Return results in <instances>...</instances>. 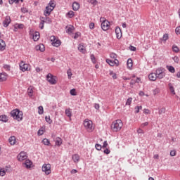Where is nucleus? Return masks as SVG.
I'll return each instance as SVG.
<instances>
[{
	"label": "nucleus",
	"mask_w": 180,
	"mask_h": 180,
	"mask_svg": "<svg viewBox=\"0 0 180 180\" xmlns=\"http://www.w3.org/2000/svg\"><path fill=\"white\" fill-rule=\"evenodd\" d=\"M54 8H56V1L54 0H51L44 11V15L46 16V20L48 23H51V18L47 16H50V15H51V12L54 11Z\"/></svg>",
	"instance_id": "nucleus-1"
},
{
	"label": "nucleus",
	"mask_w": 180,
	"mask_h": 180,
	"mask_svg": "<svg viewBox=\"0 0 180 180\" xmlns=\"http://www.w3.org/2000/svg\"><path fill=\"white\" fill-rule=\"evenodd\" d=\"M110 127L112 131H120L122 127H123V122L121 120H115L112 122Z\"/></svg>",
	"instance_id": "nucleus-2"
},
{
	"label": "nucleus",
	"mask_w": 180,
	"mask_h": 180,
	"mask_svg": "<svg viewBox=\"0 0 180 180\" xmlns=\"http://www.w3.org/2000/svg\"><path fill=\"white\" fill-rule=\"evenodd\" d=\"M11 115L15 120L17 122H22L23 120V112L18 109L13 110L11 112Z\"/></svg>",
	"instance_id": "nucleus-3"
},
{
	"label": "nucleus",
	"mask_w": 180,
	"mask_h": 180,
	"mask_svg": "<svg viewBox=\"0 0 180 180\" xmlns=\"http://www.w3.org/2000/svg\"><path fill=\"white\" fill-rule=\"evenodd\" d=\"M83 124L84 128L89 133H92V131L95 130V127H94V122H92V120L89 119H85Z\"/></svg>",
	"instance_id": "nucleus-4"
},
{
	"label": "nucleus",
	"mask_w": 180,
	"mask_h": 180,
	"mask_svg": "<svg viewBox=\"0 0 180 180\" xmlns=\"http://www.w3.org/2000/svg\"><path fill=\"white\" fill-rule=\"evenodd\" d=\"M41 171L45 175H50L51 174V165L50 163H45L41 167Z\"/></svg>",
	"instance_id": "nucleus-5"
},
{
	"label": "nucleus",
	"mask_w": 180,
	"mask_h": 180,
	"mask_svg": "<svg viewBox=\"0 0 180 180\" xmlns=\"http://www.w3.org/2000/svg\"><path fill=\"white\" fill-rule=\"evenodd\" d=\"M50 40L53 47H60L61 46V40H60L58 37L56 36H51L50 37Z\"/></svg>",
	"instance_id": "nucleus-6"
},
{
	"label": "nucleus",
	"mask_w": 180,
	"mask_h": 180,
	"mask_svg": "<svg viewBox=\"0 0 180 180\" xmlns=\"http://www.w3.org/2000/svg\"><path fill=\"white\" fill-rule=\"evenodd\" d=\"M56 77L51 73H49L46 76V81L51 84V85H56L57 84Z\"/></svg>",
	"instance_id": "nucleus-7"
},
{
	"label": "nucleus",
	"mask_w": 180,
	"mask_h": 180,
	"mask_svg": "<svg viewBox=\"0 0 180 180\" xmlns=\"http://www.w3.org/2000/svg\"><path fill=\"white\" fill-rule=\"evenodd\" d=\"M31 68L32 66H30V64L25 63L23 61L20 63V71H22V72H25V71H30Z\"/></svg>",
	"instance_id": "nucleus-8"
},
{
	"label": "nucleus",
	"mask_w": 180,
	"mask_h": 180,
	"mask_svg": "<svg viewBox=\"0 0 180 180\" xmlns=\"http://www.w3.org/2000/svg\"><path fill=\"white\" fill-rule=\"evenodd\" d=\"M110 28V22L108 20H104L103 21H102L101 22L102 30H103L104 32H106V30H109Z\"/></svg>",
	"instance_id": "nucleus-9"
},
{
	"label": "nucleus",
	"mask_w": 180,
	"mask_h": 180,
	"mask_svg": "<svg viewBox=\"0 0 180 180\" xmlns=\"http://www.w3.org/2000/svg\"><path fill=\"white\" fill-rule=\"evenodd\" d=\"M106 63L109 64V65H110L111 67H115V65H116V67H117L119 65V60L117 59H106Z\"/></svg>",
	"instance_id": "nucleus-10"
},
{
	"label": "nucleus",
	"mask_w": 180,
	"mask_h": 180,
	"mask_svg": "<svg viewBox=\"0 0 180 180\" xmlns=\"http://www.w3.org/2000/svg\"><path fill=\"white\" fill-rule=\"evenodd\" d=\"M17 158L18 161H25V160H27V153L25 152H20L17 156Z\"/></svg>",
	"instance_id": "nucleus-11"
},
{
	"label": "nucleus",
	"mask_w": 180,
	"mask_h": 180,
	"mask_svg": "<svg viewBox=\"0 0 180 180\" xmlns=\"http://www.w3.org/2000/svg\"><path fill=\"white\" fill-rule=\"evenodd\" d=\"M30 34L32 35V39L34 41H37L39 39H40V33H39V32H35L34 33H33V31L30 30Z\"/></svg>",
	"instance_id": "nucleus-12"
},
{
	"label": "nucleus",
	"mask_w": 180,
	"mask_h": 180,
	"mask_svg": "<svg viewBox=\"0 0 180 180\" xmlns=\"http://www.w3.org/2000/svg\"><path fill=\"white\" fill-rule=\"evenodd\" d=\"M9 167L6 166L5 167H0V176H5L6 175V172L9 171Z\"/></svg>",
	"instance_id": "nucleus-13"
},
{
	"label": "nucleus",
	"mask_w": 180,
	"mask_h": 180,
	"mask_svg": "<svg viewBox=\"0 0 180 180\" xmlns=\"http://www.w3.org/2000/svg\"><path fill=\"white\" fill-rule=\"evenodd\" d=\"M115 34H116L117 39H122V30L120 29V27H117L115 28Z\"/></svg>",
	"instance_id": "nucleus-14"
},
{
	"label": "nucleus",
	"mask_w": 180,
	"mask_h": 180,
	"mask_svg": "<svg viewBox=\"0 0 180 180\" xmlns=\"http://www.w3.org/2000/svg\"><path fill=\"white\" fill-rule=\"evenodd\" d=\"M72 160L73 162H75V164H78V162H79V160H80L79 155H78L77 153L72 155Z\"/></svg>",
	"instance_id": "nucleus-15"
},
{
	"label": "nucleus",
	"mask_w": 180,
	"mask_h": 180,
	"mask_svg": "<svg viewBox=\"0 0 180 180\" xmlns=\"http://www.w3.org/2000/svg\"><path fill=\"white\" fill-rule=\"evenodd\" d=\"M10 23H11V17L6 16L4 21L3 22V25L4 27H8Z\"/></svg>",
	"instance_id": "nucleus-16"
},
{
	"label": "nucleus",
	"mask_w": 180,
	"mask_h": 180,
	"mask_svg": "<svg viewBox=\"0 0 180 180\" xmlns=\"http://www.w3.org/2000/svg\"><path fill=\"white\" fill-rule=\"evenodd\" d=\"M72 9L75 11H79V8H81V6L79 5V3L75 1L72 4Z\"/></svg>",
	"instance_id": "nucleus-17"
},
{
	"label": "nucleus",
	"mask_w": 180,
	"mask_h": 180,
	"mask_svg": "<svg viewBox=\"0 0 180 180\" xmlns=\"http://www.w3.org/2000/svg\"><path fill=\"white\" fill-rule=\"evenodd\" d=\"M35 49H36L37 51H41V53H43V51H44V50H45V47L43 44H40L36 46Z\"/></svg>",
	"instance_id": "nucleus-18"
},
{
	"label": "nucleus",
	"mask_w": 180,
	"mask_h": 180,
	"mask_svg": "<svg viewBox=\"0 0 180 180\" xmlns=\"http://www.w3.org/2000/svg\"><path fill=\"white\" fill-rule=\"evenodd\" d=\"M6 49V44L5 43V41L0 39V51H4Z\"/></svg>",
	"instance_id": "nucleus-19"
},
{
	"label": "nucleus",
	"mask_w": 180,
	"mask_h": 180,
	"mask_svg": "<svg viewBox=\"0 0 180 180\" xmlns=\"http://www.w3.org/2000/svg\"><path fill=\"white\" fill-rule=\"evenodd\" d=\"M23 165L29 169L33 165V162L30 160H26Z\"/></svg>",
	"instance_id": "nucleus-20"
},
{
	"label": "nucleus",
	"mask_w": 180,
	"mask_h": 180,
	"mask_svg": "<svg viewBox=\"0 0 180 180\" xmlns=\"http://www.w3.org/2000/svg\"><path fill=\"white\" fill-rule=\"evenodd\" d=\"M65 113L68 117H69L70 120H71V117L72 116V111L71 108H67L65 111Z\"/></svg>",
	"instance_id": "nucleus-21"
},
{
	"label": "nucleus",
	"mask_w": 180,
	"mask_h": 180,
	"mask_svg": "<svg viewBox=\"0 0 180 180\" xmlns=\"http://www.w3.org/2000/svg\"><path fill=\"white\" fill-rule=\"evenodd\" d=\"M148 78L150 81H157V75L155 72L149 74Z\"/></svg>",
	"instance_id": "nucleus-22"
},
{
	"label": "nucleus",
	"mask_w": 180,
	"mask_h": 180,
	"mask_svg": "<svg viewBox=\"0 0 180 180\" xmlns=\"http://www.w3.org/2000/svg\"><path fill=\"white\" fill-rule=\"evenodd\" d=\"M8 79V75L6 73L0 74V82H4V81H6Z\"/></svg>",
	"instance_id": "nucleus-23"
},
{
	"label": "nucleus",
	"mask_w": 180,
	"mask_h": 180,
	"mask_svg": "<svg viewBox=\"0 0 180 180\" xmlns=\"http://www.w3.org/2000/svg\"><path fill=\"white\" fill-rule=\"evenodd\" d=\"M61 144H63V139H61V138L60 137H57L55 139V146H58V147H60Z\"/></svg>",
	"instance_id": "nucleus-24"
},
{
	"label": "nucleus",
	"mask_w": 180,
	"mask_h": 180,
	"mask_svg": "<svg viewBox=\"0 0 180 180\" xmlns=\"http://www.w3.org/2000/svg\"><path fill=\"white\" fill-rule=\"evenodd\" d=\"M66 33H68V34H71L74 32V26L70 25L66 27Z\"/></svg>",
	"instance_id": "nucleus-25"
},
{
	"label": "nucleus",
	"mask_w": 180,
	"mask_h": 180,
	"mask_svg": "<svg viewBox=\"0 0 180 180\" xmlns=\"http://www.w3.org/2000/svg\"><path fill=\"white\" fill-rule=\"evenodd\" d=\"M8 141L11 146H15V144H16V138L15 136H11Z\"/></svg>",
	"instance_id": "nucleus-26"
},
{
	"label": "nucleus",
	"mask_w": 180,
	"mask_h": 180,
	"mask_svg": "<svg viewBox=\"0 0 180 180\" xmlns=\"http://www.w3.org/2000/svg\"><path fill=\"white\" fill-rule=\"evenodd\" d=\"M78 50L81 53H86V49H85V46L83 44H79L78 46Z\"/></svg>",
	"instance_id": "nucleus-27"
},
{
	"label": "nucleus",
	"mask_w": 180,
	"mask_h": 180,
	"mask_svg": "<svg viewBox=\"0 0 180 180\" xmlns=\"http://www.w3.org/2000/svg\"><path fill=\"white\" fill-rule=\"evenodd\" d=\"M46 131V127H41L39 131H38V136H43L44 134V132Z\"/></svg>",
	"instance_id": "nucleus-28"
},
{
	"label": "nucleus",
	"mask_w": 180,
	"mask_h": 180,
	"mask_svg": "<svg viewBox=\"0 0 180 180\" xmlns=\"http://www.w3.org/2000/svg\"><path fill=\"white\" fill-rule=\"evenodd\" d=\"M127 67L128 68H131V67H133V60H131V58H129L127 60Z\"/></svg>",
	"instance_id": "nucleus-29"
},
{
	"label": "nucleus",
	"mask_w": 180,
	"mask_h": 180,
	"mask_svg": "<svg viewBox=\"0 0 180 180\" xmlns=\"http://www.w3.org/2000/svg\"><path fill=\"white\" fill-rule=\"evenodd\" d=\"M169 39V35L168 34H164L162 38L160 39L162 41H167Z\"/></svg>",
	"instance_id": "nucleus-30"
},
{
	"label": "nucleus",
	"mask_w": 180,
	"mask_h": 180,
	"mask_svg": "<svg viewBox=\"0 0 180 180\" xmlns=\"http://www.w3.org/2000/svg\"><path fill=\"white\" fill-rule=\"evenodd\" d=\"M66 16L70 18H74V16H75V13H74V11H70L68 13H67Z\"/></svg>",
	"instance_id": "nucleus-31"
},
{
	"label": "nucleus",
	"mask_w": 180,
	"mask_h": 180,
	"mask_svg": "<svg viewBox=\"0 0 180 180\" xmlns=\"http://www.w3.org/2000/svg\"><path fill=\"white\" fill-rule=\"evenodd\" d=\"M172 51H174V53H179L180 50L178 46L174 44L172 46Z\"/></svg>",
	"instance_id": "nucleus-32"
},
{
	"label": "nucleus",
	"mask_w": 180,
	"mask_h": 180,
	"mask_svg": "<svg viewBox=\"0 0 180 180\" xmlns=\"http://www.w3.org/2000/svg\"><path fill=\"white\" fill-rule=\"evenodd\" d=\"M27 93L29 96L30 97L33 96V87L30 86L27 89Z\"/></svg>",
	"instance_id": "nucleus-33"
},
{
	"label": "nucleus",
	"mask_w": 180,
	"mask_h": 180,
	"mask_svg": "<svg viewBox=\"0 0 180 180\" xmlns=\"http://www.w3.org/2000/svg\"><path fill=\"white\" fill-rule=\"evenodd\" d=\"M0 120L6 123V122H8V117L6 115H1Z\"/></svg>",
	"instance_id": "nucleus-34"
},
{
	"label": "nucleus",
	"mask_w": 180,
	"mask_h": 180,
	"mask_svg": "<svg viewBox=\"0 0 180 180\" xmlns=\"http://www.w3.org/2000/svg\"><path fill=\"white\" fill-rule=\"evenodd\" d=\"M169 88L170 90V92L173 94V95H175V89H174V86H172V84L169 83Z\"/></svg>",
	"instance_id": "nucleus-35"
},
{
	"label": "nucleus",
	"mask_w": 180,
	"mask_h": 180,
	"mask_svg": "<svg viewBox=\"0 0 180 180\" xmlns=\"http://www.w3.org/2000/svg\"><path fill=\"white\" fill-rule=\"evenodd\" d=\"M167 68L168 71H169V72H172V74L175 72V68H174V66H167Z\"/></svg>",
	"instance_id": "nucleus-36"
},
{
	"label": "nucleus",
	"mask_w": 180,
	"mask_h": 180,
	"mask_svg": "<svg viewBox=\"0 0 180 180\" xmlns=\"http://www.w3.org/2000/svg\"><path fill=\"white\" fill-rule=\"evenodd\" d=\"M87 2H89V4H91V5H94V6L98 4V1L96 0H87Z\"/></svg>",
	"instance_id": "nucleus-37"
},
{
	"label": "nucleus",
	"mask_w": 180,
	"mask_h": 180,
	"mask_svg": "<svg viewBox=\"0 0 180 180\" xmlns=\"http://www.w3.org/2000/svg\"><path fill=\"white\" fill-rule=\"evenodd\" d=\"M42 143L44 144V146H50V141L47 139H44L42 140Z\"/></svg>",
	"instance_id": "nucleus-38"
},
{
	"label": "nucleus",
	"mask_w": 180,
	"mask_h": 180,
	"mask_svg": "<svg viewBox=\"0 0 180 180\" xmlns=\"http://www.w3.org/2000/svg\"><path fill=\"white\" fill-rule=\"evenodd\" d=\"M38 113L39 115H43V113H44V109L43 108V106H39L38 108Z\"/></svg>",
	"instance_id": "nucleus-39"
},
{
	"label": "nucleus",
	"mask_w": 180,
	"mask_h": 180,
	"mask_svg": "<svg viewBox=\"0 0 180 180\" xmlns=\"http://www.w3.org/2000/svg\"><path fill=\"white\" fill-rule=\"evenodd\" d=\"M67 74L68 79H71V77H72V72L71 71L70 68L68 70Z\"/></svg>",
	"instance_id": "nucleus-40"
},
{
	"label": "nucleus",
	"mask_w": 180,
	"mask_h": 180,
	"mask_svg": "<svg viewBox=\"0 0 180 180\" xmlns=\"http://www.w3.org/2000/svg\"><path fill=\"white\" fill-rule=\"evenodd\" d=\"M141 109H143V106H141V105L135 107V108H134L135 113H139V112H140V110H141Z\"/></svg>",
	"instance_id": "nucleus-41"
},
{
	"label": "nucleus",
	"mask_w": 180,
	"mask_h": 180,
	"mask_svg": "<svg viewBox=\"0 0 180 180\" xmlns=\"http://www.w3.org/2000/svg\"><path fill=\"white\" fill-rule=\"evenodd\" d=\"M110 75L113 78V79H117V76L116 73L113 72V71H110Z\"/></svg>",
	"instance_id": "nucleus-42"
},
{
	"label": "nucleus",
	"mask_w": 180,
	"mask_h": 180,
	"mask_svg": "<svg viewBox=\"0 0 180 180\" xmlns=\"http://www.w3.org/2000/svg\"><path fill=\"white\" fill-rule=\"evenodd\" d=\"M110 58H112V60H117V55H116V53H111L110 54Z\"/></svg>",
	"instance_id": "nucleus-43"
},
{
	"label": "nucleus",
	"mask_w": 180,
	"mask_h": 180,
	"mask_svg": "<svg viewBox=\"0 0 180 180\" xmlns=\"http://www.w3.org/2000/svg\"><path fill=\"white\" fill-rule=\"evenodd\" d=\"M25 25L23 24H17L15 25V29H23Z\"/></svg>",
	"instance_id": "nucleus-44"
},
{
	"label": "nucleus",
	"mask_w": 180,
	"mask_h": 180,
	"mask_svg": "<svg viewBox=\"0 0 180 180\" xmlns=\"http://www.w3.org/2000/svg\"><path fill=\"white\" fill-rule=\"evenodd\" d=\"M45 120L49 123V124H51L53 123V121H51V119L50 118V116H46L45 117Z\"/></svg>",
	"instance_id": "nucleus-45"
},
{
	"label": "nucleus",
	"mask_w": 180,
	"mask_h": 180,
	"mask_svg": "<svg viewBox=\"0 0 180 180\" xmlns=\"http://www.w3.org/2000/svg\"><path fill=\"white\" fill-rule=\"evenodd\" d=\"M133 101V98L130 97L127 100L126 105L130 106L131 105V102Z\"/></svg>",
	"instance_id": "nucleus-46"
},
{
	"label": "nucleus",
	"mask_w": 180,
	"mask_h": 180,
	"mask_svg": "<svg viewBox=\"0 0 180 180\" xmlns=\"http://www.w3.org/2000/svg\"><path fill=\"white\" fill-rule=\"evenodd\" d=\"M164 77H165V73H164V72H162L157 75V78H158L159 79H162V78H164Z\"/></svg>",
	"instance_id": "nucleus-47"
},
{
	"label": "nucleus",
	"mask_w": 180,
	"mask_h": 180,
	"mask_svg": "<svg viewBox=\"0 0 180 180\" xmlns=\"http://www.w3.org/2000/svg\"><path fill=\"white\" fill-rule=\"evenodd\" d=\"M143 113L145 115H150L151 114V110H150L149 109H143Z\"/></svg>",
	"instance_id": "nucleus-48"
},
{
	"label": "nucleus",
	"mask_w": 180,
	"mask_h": 180,
	"mask_svg": "<svg viewBox=\"0 0 180 180\" xmlns=\"http://www.w3.org/2000/svg\"><path fill=\"white\" fill-rule=\"evenodd\" d=\"M162 72H163L161 70V68H158V69L156 70L155 74L156 75V76H158V75L162 74Z\"/></svg>",
	"instance_id": "nucleus-49"
},
{
	"label": "nucleus",
	"mask_w": 180,
	"mask_h": 180,
	"mask_svg": "<svg viewBox=\"0 0 180 180\" xmlns=\"http://www.w3.org/2000/svg\"><path fill=\"white\" fill-rule=\"evenodd\" d=\"M176 155V150H172L170 151V156L171 157H175Z\"/></svg>",
	"instance_id": "nucleus-50"
},
{
	"label": "nucleus",
	"mask_w": 180,
	"mask_h": 180,
	"mask_svg": "<svg viewBox=\"0 0 180 180\" xmlns=\"http://www.w3.org/2000/svg\"><path fill=\"white\" fill-rule=\"evenodd\" d=\"M70 95H72V96H75V95H77V93L75 91V89H72L70 90Z\"/></svg>",
	"instance_id": "nucleus-51"
},
{
	"label": "nucleus",
	"mask_w": 180,
	"mask_h": 180,
	"mask_svg": "<svg viewBox=\"0 0 180 180\" xmlns=\"http://www.w3.org/2000/svg\"><path fill=\"white\" fill-rule=\"evenodd\" d=\"M148 126V122H143L141 124V128L144 129V127Z\"/></svg>",
	"instance_id": "nucleus-52"
},
{
	"label": "nucleus",
	"mask_w": 180,
	"mask_h": 180,
	"mask_svg": "<svg viewBox=\"0 0 180 180\" xmlns=\"http://www.w3.org/2000/svg\"><path fill=\"white\" fill-rule=\"evenodd\" d=\"M95 148L98 150V151H101V150H102V146L99 145V144H96Z\"/></svg>",
	"instance_id": "nucleus-53"
},
{
	"label": "nucleus",
	"mask_w": 180,
	"mask_h": 180,
	"mask_svg": "<svg viewBox=\"0 0 180 180\" xmlns=\"http://www.w3.org/2000/svg\"><path fill=\"white\" fill-rule=\"evenodd\" d=\"M138 134H144V131L141 129V128H139L137 129Z\"/></svg>",
	"instance_id": "nucleus-54"
},
{
	"label": "nucleus",
	"mask_w": 180,
	"mask_h": 180,
	"mask_svg": "<svg viewBox=\"0 0 180 180\" xmlns=\"http://www.w3.org/2000/svg\"><path fill=\"white\" fill-rule=\"evenodd\" d=\"M160 94V89H155L153 90V95H157Z\"/></svg>",
	"instance_id": "nucleus-55"
},
{
	"label": "nucleus",
	"mask_w": 180,
	"mask_h": 180,
	"mask_svg": "<svg viewBox=\"0 0 180 180\" xmlns=\"http://www.w3.org/2000/svg\"><path fill=\"white\" fill-rule=\"evenodd\" d=\"M40 29H44V20H41V23L39 24Z\"/></svg>",
	"instance_id": "nucleus-56"
},
{
	"label": "nucleus",
	"mask_w": 180,
	"mask_h": 180,
	"mask_svg": "<svg viewBox=\"0 0 180 180\" xmlns=\"http://www.w3.org/2000/svg\"><path fill=\"white\" fill-rule=\"evenodd\" d=\"M79 36H81V33L80 32H76L74 37V39H78L79 37Z\"/></svg>",
	"instance_id": "nucleus-57"
},
{
	"label": "nucleus",
	"mask_w": 180,
	"mask_h": 180,
	"mask_svg": "<svg viewBox=\"0 0 180 180\" xmlns=\"http://www.w3.org/2000/svg\"><path fill=\"white\" fill-rule=\"evenodd\" d=\"M173 60H174V63H179V58H178V56H174L173 58Z\"/></svg>",
	"instance_id": "nucleus-58"
},
{
	"label": "nucleus",
	"mask_w": 180,
	"mask_h": 180,
	"mask_svg": "<svg viewBox=\"0 0 180 180\" xmlns=\"http://www.w3.org/2000/svg\"><path fill=\"white\" fill-rule=\"evenodd\" d=\"M175 32H176V34H180V26L176 28Z\"/></svg>",
	"instance_id": "nucleus-59"
},
{
	"label": "nucleus",
	"mask_w": 180,
	"mask_h": 180,
	"mask_svg": "<svg viewBox=\"0 0 180 180\" xmlns=\"http://www.w3.org/2000/svg\"><path fill=\"white\" fill-rule=\"evenodd\" d=\"M89 26V29L92 30L95 27V23L91 22Z\"/></svg>",
	"instance_id": "nucleus-60"
},
{
	"label": "nucleus",
	"mask_w": 180,
	"mask_h": 180,
	"mask_svg": "<svg viewBox=\"0 0 180 180\" xmlns=\"http://www.w3.org/2000/svg\"><path fill=\"white\" fill-rule=\"evenodd\" d=\"M104 154H110V150L106 148L103 151Z\"/></svg>",
	"instance_id": "nucleus-61"
},
{
	"label": "nucleus",
	"mask_w": 180,
	"mask_h": 180,
	"mask_svg": "<svg viewBox=\"0 0 180 180\" xmlns=\"http://www.w3.org/2000/svg\"><path fill=\"white\" fill-rule=\"evenodd\" d=\"M108 141H105L103 145V148H106V147H108Z\"/></svg>",
	"instance_id": "nucleus-62"
},
{
	"label": "nucleus",
	"mask_w": 180,
	"mask_h": 180,
	"mask_svg": "<svg viewBox=\"0 0 180 180\" xmlns=\"http://www.w3.org/2000/svg\"><path fill=\"white\" fill-rule=\"evenodd\" d=\"M21 12H22V13H26V12H27V8H21Z\"/></svg>",
	"instance_id": "nucleus-63"
},
{
	"label": "nucleus",
	"mask_w": 180,
	"mask_h": 180,
	"mask_svg": "<svg viewBox=\"0 0 180 180\" xmlns=\"http://www.w3.org/2000/svg\"><path fill=\"white\" fill-rule=\"evenodd\" d=\"M94 108H95V109H96L97 110H99V108H100L99 104L96 103V104L94 105Z\"/></svg>",
	"instance_id": "nucleus-64"
}]
</instances>
